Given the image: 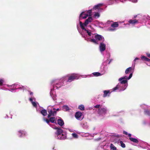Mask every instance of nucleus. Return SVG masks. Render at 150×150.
Returning a JSON list of instances; mask_svg holds the SVG:
<instances>
[{"label": "nucleus", "instance_id": "18", "mask_svg": "<svg viewBox=\"0 0 150 150\" xmlns=\"http://www.w3.org/2000/svg\"><path fill=\"white\" fill-rule=\"evenodd\" d=\"M55 138L57 139L64 140L66 138L67 136L66 134H64L63 133L62 134H59V135L55 136Z\"/></svg>", "mask_w": 150, "mask_h": 150}, {"label": "nucleus", "instance_id": "19", "mask_svg": "<svg viewBox=\"0 0 150 150\" xmlns=\"http://www.w3.org/2000/svg\"><path fill=\"white\" fill-rule=\"evenodd\" d=\"M76 118L78 120H81L83 118L82 113L80 112H77L75 115Z\"/></svg>", "mask_w": 150, "mask_h": 150}, {"label": "nucleus", "instance_id": "11", "mask_svg": "<svg viewBox=\"0 0 150 150\" xmlns=\"http://www.w3.org/2000/svg\"><path fill=\"white\" fill-rule=\"evenodd\" d=\"M139 21H141V20L137 19H130L128 21V23L124 24V25L126 26H129L130 25L134 26L136 24H137L139 23Z\"/></svg>", "mask_w": 150, "mask_h": 150}, {"label": "nucleus", "instance_id": "40", "mask_svg": "<svg viewBox=\"0 0 150 150\" xmlns=\"http://www.w3.org/2000/svg\"><path fill=\"white\" fill-rule=\"evenodd\" d=\"M100 105H97L94 106V107L96 108H100Z\"/></svg>", "mask_w": 150, "mask_h": 150}, {"label": "nucleus", "instance_id": "38", "mask_svg": "<svg viewBox=\"0 0 150 150\" xmlns=\"http://www.w3.org/2000/svg\"><path fill=\"white\" fill-rule=\"evenodd\" d=\"M139 59L138 58V57H136L135 59H134L133 60V64H134V65H135V62L137 60H139Z\"/></svg>", "mask_w": 150, "mask_h": 150}, {"label": "nucleus", "instance_id": "46", "mask_svg": "<svg viewBox=\"0 0 150 150\" xmlns=\"http://www.w3.org/2000/svg\"><path fill=\"white\" fill-rule=\"evenodd\" d=\"M59 108H58L57 109H56V112L57 111H59Z\"/></svg>", "mask_w": 150, "mask_h": 150}, {"label": "nucleus", "instance_id": "17", "mask_svg": "<svg viewBox=\"0 0 150 150\" xmlns=\"http://www.w3.org/2000/svg\"><path fill=\"white\" fill-rule=\"evenodd\" d=\"M37 106L36 108V110L37 111H40V113L43 116H46L47 114V111L45 109L41 110L42 108L40 107L39 108V109H38L37 108Z\"/></svg>", "mask_w": 150, "mask_h": 150}, {"label": "nucleus", "instance_id": "32", "mask_svg": "<svg viewBox=\"0 0 150 150\" xmlns=\"http://www.w3.org/2000/svg\"><path fill=\"white\" fill-rule=\"evenodd\" d=\"M93 74L95 76H100L101 74L98 72H94L93 73Z\"/></svg>", "mask_w": 150, "mask_h": 150}, {"label": "nucleus", "instance_id": "2", "mask_svg": "<svg viewBox=\"0 0 150 150\" xmlns=\"http://www.w3.org/2000/svg\"><path fill=\"white\" fill-rule=\"evenodd\" d=\"M132 73H131L129 77L125 76L120 78L118 79L119 83L115 87L113 88L112 91H115L118 90L119 91H124L128 86L127 81L132 77Z\"/></svg>", "mask_w": 150, "mask_h": 150}, {"label": "nucleus", "instance_id": "42", "mask_svg": "<svg viewBox=\"0 0 150 150\" xmlns=\"http://www.w3.org/2000/svg\"><path fill=\"white\" fill-rule=\"evenodd\" d=\"M123 133L124 134H125L126 135H128V134H129L127 132H126L125 131H123Z\"/></svg>", "mask_w": 150, "mask_h": 150}, {"label": "nucleus", "instance_id": "28", "mask_svg": "<svg viewBox=\"0 0 150 150\" xmlns=\"http://www.w3.org/2000/svg\"><path fill=\"white\" fill-rule=\"evenodd\" d=\"M134 68L132 67H129L126 69L125 71V73L126 74H128L129 72H130L131 70H133Z\"/></svg>", "mask_w": 150, "mask_h": 150}, {"label": "nucleus", "instance_id": "23", "mask_svg": "<svg viewBox=\"0 0 150 150\" xmlns=\"http://www.w3.org/2000/svg\"><path fill=\"white\" fill-rule=\"evenodd\" d=\"M57 124L61 126H62L64 124L63 120L61 118L57 120Z\"/></svg>", "mask_w": 150, "mask_h": 150}, {"label": "nucleus", "instance_id": "37", "mask_svg": "<svg viewBox=\"0 0 150 150\" xmlns=\"http://www.w3.org/2000/svg\"><path fill=\"white\" fill-rule=\"evenodd\" d=\"M82 134H83V135H82L83 136H84V137H88V136L89 135V134L88 133H82Z\"/></svg>", "mask_w": 150, "mask_h": 150}, {"label": "nucleus", "instance_id": "6", "mask_svg": "<svg viewBox=\"0 0 150 150\" xmlns=\"http://www.w3.org/2000/svg\"><path fill=\"white\" fill-rule=\"evenodd\" d=\"M81 76L78 74H68L64 77H63L64 83L67 85L75 80L79 79Z\"/></svg>", "mask_w": 150, "mask_h": 150}, {"label": "nucleus", "instance_id": "9", "mask_svg": "<svg viewBox=\"0 0 150 150\" xmlns=\"http://www.w3.org/2000/svg\"><path fill=\"white\" fill-rule=\"evenodd\" d=\"M29 94L30 95L29 100L30 101L33 107H36L38 103L37 102H35L36 99L33 96V93L31 91H28Z\"/></svg>", "mask_w": 150, "mask_h": 150}, {"label": "nucleus", "instance_id": "29", "mask_svg": "<svg viewBox=\"0 0 150 150\" xmlns=\"http://www.w3.org/2000/svg\"><path fill=\"white\" fill-rule=\"evenodd\" d=\"M71 135L73 138L74 139H77L78 137V135L75 133H73L71 134Z\"/></svg>", "mask_w": 150, "mask_h": 150}, {"label": "nucleus", "instance_id": "24", "mask_svg": "<svg viewBox=\"0 0 150 150\" xmlns=\"http://www.w3.org/2000/svg\"><path fill=\"white\" fill-rule=\"evenodd\" d=\"M63 110L65 111H68L70 110L69 108L67 105H63L62 107Z\"/></svg>", "mask_w": 150, "mask_h": 150}, {"label": "nucleus", "instance_id": "16", "mask_svg": "<svg viewBox=\"0 0 150 150\" xmlns=\"http://www.w3.org/2000/svg\"><path fill=\"white\" fill-rule=\"evenodd\" d=\"M106 45L103 42L100 43L99 45V50L101 53H102L106 49Z\"/></svg>", "mask_w": 150, "mask_h": 150}, {"label": "nucleus", "instance_id": "34", "mask_svg": "<svg viewBox=\"0 0 150 150\" xmlns=\"http://www.w3.org/2000/svg\"><path fill=\"white\" fill-rule=\"evenodd\" d=\"M144 113L146 115H148V116H150V111L148 110H145Z\"/></svg>", "mask_w": 150, "mask_h": 150}, {"label": "nucleus", "instance_id": "39", "mask_svg": "<svg viewBox=\"0 0 150 150\" xmlns=\"http://www.w3.org/2000/svg\"><path fill=\"white\" fill-rule=\"evenodd\" d=\"M146 57L144 56H142L141 57L142 59L144 61H146Z\"/></svg>", "mask_w": 150, "mask_h": 150}, {"label": "nucleus", "instance_id": "13", "mask_svg": "<svg viewBox=\"0 0 150 150\" xmlns=\"http://www.w3.org/2000/svg\"><path fill=\"white\" fill-rule=\"evenodd\" d=\"M119 26L118 23L117 22H114L111 25V26L108 28V30L111 31H115L116 29V28L117 27Z\"/></svg>", "mask_w": 150, "mask_h": 150}, {"label": "nucleus", "instance_id": "4", "mask_svg": "<svg viewBox=\"0 0 150 150\" xmlns=\"http://www.w3.org/2000/svg\"><path fill=\"white\" fill-rule=\"evenodd\" d=\"M110 54L109 53H107L104 56L103 62L100 67V70L104 73H105L108 70L107 65L109 64L112 61V60L110 59Z\"/></svg>", "mask_w": 150, "mask_h": 150}, {"label": "nucleus", "instance_id": "1", "mask_svg": "<svg viewBox=\"0 0 150 150\" xmlns=\"http://www.w3.org/2000/svg\"><path fill=\"white\" fill-rule=\"evenodd\" d=\"M93 20V19L91 17H89L86 20L84 23L80 21V26L82 30H78L82 36L85 38V40L94 44H98V41H104V39L102 36L96 33L95 30L91 25L87 26Z\"/></svg>", "mask_w": 150, "mask_h": 150}, {"label": "nucleus", "instance_id": "41", "mask_svg": "<svg viewBox=\"0 0 150 150\" xmlns=\"http://www.w3.org/2000/svg\"><path fill=\"white\" fill-rule=\"evenodd\" d=\"M129 1L134 3H136L137 2V0H129Z\"/></svg>", "mask_w": 150, "mask_h": 150}, {"label": "nucleus", "instance_id": "12", "mask_svg": "<svg viewBox=\"0 0 150 150\" xmlns=\"http://www.w3.org/2000/svg\"><path fill=\"white\" fill-rule=\"evenodd\" d=\"M17 135L21 138L27 135L26 132L24 130H19L17 132Z\"/></svg>", "mask_w": 150, "mask_h": 150}, {"label": "nucleus", "instance_id": "50", "mask_svg": "<svg viewBox=\"0 0 150 150\" xmlns=\"http://www.w3.org/2000/svg\"><path fill=\"white\" fill-rule=\"evenodd\" d=\"M115 1L116 2L117 1L116 0H115Z\"/></svg>", "mask_w": 150, "mask_h": 150}, {"label": "nucleus", "instance_id": "49", "mask_svg": "<svg viewBox=\"0 0 150 150\" xmlns=\"http://www.w3.org/2000/svg\"><path fill=\"white\" fill-rule=\"evenodd\" d=\"M78 133H79V134H80V133H78Z\"/></svg>", "mask_w": 150, "mask_h": 150}, {"label": "nucleus", "instance_id": "15", "mask_svg": "<svg viewBox=\"0 0 150 150\" xmlns=\"http://www.w3.org/2000/svg\"><path fill=\"white\" fill-rule=\"evenodd\" d=\"M43 119L44 121L46 122L49 125H50L49 123L50 122L52 123H57L56 120L54 117H50L49 120L48 119H45L44 117L43 118Z\"/></svg>", "mask_w": 150, "mask_h": 150}, {"label": "nucleus", "instance_id": "48", "mask_svg": "<svg viewBox=\"0 0 150 150\" xmlns=\"http://www.w3.org/2000/svg\"><path fill=\"white\" fill-rule=\"evenodd\" d=\"M6 117H8V115H6Z\"/></svg>", "mask_w": 150, "mask_h": 150}, {"label": "nucleus", "instance_id": "33", "mask_svg": "<svg viewBox=\"0 0 150 150\" xmlns=\"http://www.w3.org/2000/svg\"><path fill=\"white\" fill-rule=\"evenodd\" d=\"M120 144L122 147V148H124L125 147V145L124 143H123V142L122 141H120Z\"/></svg>", "mask_w": 150, "mask_h": 150}, {"label": "nucleus", "instance_id": "31", "mask_svg": "<svg viewBox=\"0 0 150 150\" xmlns=\"http://www.w3.org/2000/svg\"><path fill=\"white\" fill-rule=\"evenodd\" d=\"M110 148L111 150H116V148L115 146L112 144H111L110 145Z\"/></svg>", "mask_w": 150, "mask_h": 150}, {"label": "nucleus", "instance_id": "14", "mask_svg": "<svg viewBox=\"0 0 150 150\" xmlns=\"http://www.w3.org/2000/svg\"><path fill=\"white\" fill-rule=\"evenodd\" d=\"M52 128L56 130V131L55 132V136L59 135V134L63 133V130L60 127H58L55 126H52Z\"/></svg>", "mask_w": 150, "mask_h": 150}, {"label": "nucleus", "instance_id": "20", "mask_svg": "<svg viewBox=\"0 0 150 150\" xmlns=\"http://www.w3.org/2000/svg\"><path fill=\"white\" fill-rule=\"evenodd\" d=\"M103 5L102 4H99L97 5H95L93 8L94 10H97L99 12H101L103 9L100 8V7Z\"/></svg>", "mask_w": 150, "mask_h": 150}, {"label": "nucleus", "instance_id": "35", "mask_svg": "<svg viewBox=\"0 0 150 150\" xmlns=\"http://www.w3.org/2000/svg\"><path fill=\"white\" fill-rule=\"evenodd\" d=\"M114 3V0H110L109 1L108 4L109 5H112Z\"/></svg>", "mask_w": 150, "mask_h": 150}, {"label": "nucleus", "instance_id": "36", "mask_svg": "<svg viewBox=\"0 0 150 150\" xmlns=\"http://www.w3.org/2000/svg\"><path fill=\"white\" fill-rule=\"evenodd\" d=\"M4 80L2 79H0V86H2L3 85Z\"/></svg>", "mask_w": 150, "mask_h": 150}, {"label": "nucleus", "instance_id": "5", "mask_svg": "<svg viewBox=\"0 0 150 150\" xmlns=\"http://www.w3.org/2000/svg\"><path fill=\"white\" fill-rule=\"evenodd\" d=\"M4 86L8 87L9 88L8 90L12 92H15L16 90L18 89L24 91L27 88L26 86H22L18 83H15L11 85H5Z\"/></svg>", "mask_w": 150, "mask_h": 150}, {"label": "nucleus", "instance_id": "30", "mask_svg": "<svg viewBox=\"0 0 150 150\" xmlns=\"http://www.w3.org/2000/svg\"><path fill=\"white\" fill-rule=\"evenodd\" d=\"M78 108L82 110H84L85 108L84 106L83 105H79L78 107Z\"/></svg>", "mask_w": 150, "mask_h": 150}, {"label": "nucleus", "instance_id": "47", "mask_svg": "<svg viewBox=\"0 0 150 150\" xmlns=\"http://www.w3.org/2000/svg\"><path fill=\"white\" fill-rule=\"evenodd\" d=\"M136 17H137V16H134V18H136Z\"/></svg>", "mask_w": 150, "mask_h": 150}, {"label": "nucleus", "instance_id": "22", "mask_svg": "<svg viewBox=\"0 0 150 150\" xmlns=\"http://www.w3.org/2000/svg\"><path fill=\"white\" fill-rule=\"evenodd\" d=\"M128 136L129 137V139L132 141L134 142V143H138V141L137 139L135 138H133L131 137V134L130 133H129L128 134Z\"/></svg>", "mask_w": 150, "mask_h": 150}, {"label": "nucleus", "instance_id": "25", "mask_svg": "<svg viewBox=\"0 0 150 150\" xmlns=\"http://www.w3.org/2000/svg\"><path fill=\"white\" fill-rule=\"evenodd\" d=\"M82 127L83 128L87 129H88V125L87 123L85 122L82 124Z\"/></svg>", "mask_w": 150, "mask_h": 150}, {"label": "nucleus", "instance_id": "43", "mask_svg": "<svg viewBox=\"0 0 150 150\" xmlns=\"http://www.w3.org/2000/svg\"><path fill=\"white\" fill-rule=\"evenodd\" d=\"M146 54L147 55V57H149L150 58V54L149 53H146Z\"/></svg>", "mask_w": 150, "mask_h": 150}, {"label": "nucleus", "instance_id": "45", "mask_svg": "<svg viewBox=\"0 0 150 150\" xmlns=\"http://www.w3.org/2000/svg\"><path fill=\"white\" fill-rule=\"evenodd\" d=\"M121 2H125V1H126L127 0H119Z\"/></svg>", "mask_w": 150, "mask_h": 150}, {"label": "nucleus", "instance_id": "7", "mask_svg": "<svg viewBox=\"0 0 150 150\" xmlns=\"http://www.w3.org/2000/svg\"><path fill=\"white\" fill-rule=\"evenodd\" d=\"M92 11L91 10H89L88 11H86L82 12L80 15L79 16V19L81 20L82 19H85L87 18L88 16L89 17H91ZM93 19V18H92Z\"/></svg>", "mask_w": 150, "mask_h": 150}, {"label": "nucleus", "instance_id": "51", "mask_svg": "<svg viewBox=\"0 0 150 150\" xmlns=\"http://www.w3.org/2000/svg\"><path fill=\"white\" fill-rule=\"evenodd\" d=\"M149 20H150V19Z\"/></svg>", "mask_w": 150, "mask_h": 150}, {"label": "nucleus", "instance_id": "10", "mask_svg": "<svg viewBox=\"0 0 150 150\" xmlns=\"http://www.w3.org/2000/svg\"><path fill=\"white\" fill-rule=\"evenodd\" d=\"M108 111V109L106 107H103L100 108L98 109V113L100 116L104 117Z\"/></svg>", "mask_w": 150, "mask_h": 150}, {"label": "nucleus", "instance_id": "26", "mask_svg": "<svg viewBox=\"0 0 150 150\" xmlns=\"http://www.w3.org/2000/svg\"><path fill=\"white\" fill-rule=\"evenodd\" d=\"M100 16V13L98 12H95L93 15V17L95 19L98 18Z\"/></svg>", "mask_w": 150, "mask_h": 150}, {"label": "nucleus", "instance_id": "44", "mask_svg": "<svg viewBox=\"0 0 150 150\" xmlns=\"http://www.w3.org/2000/svg\"><path fill=\"white\" fill-rule=\"evenodd\" d=\"M147 62H149L150 61V59L147 58V57L146 58V61Z\"/></svg>", "mask_w": 150, "mask_h": 150}, {"label": "nucleus", "instance_id": "3", "mask_svg": "<svg viewBox=\"0 0 150 150\" xmlns=\"http://www.w3.org/2000/svg\"><path fill=\"white\" fill-rule=\"evenodd\" d=\"M63 78L61 79H54L51 82V84L52 85L53 88L51 89L50 92V95L52 99L54 100L56 96V93L54 90L57 89L62 86L66 85L64 83Z\"/></svg>", "mask_w": 150, "mask_h": 150}, {"label": "nucleus", "instance_id": "21", "mask_svg": "<svg viewBox=\"0 0 150 150\" xmlns=\"http://www.w3.org/2000/svg\"><path fill=\"white\" fill-rule=\"evenodd\" d=\"M112 92V91L111 92H110L109 90L104 91H103L104 94L103 95V97L104 98H105L107 96H109L111 93Z\"/></svg>", "mask_w": 150, "mask_h": 150}, {"label": "nucleus", "instance_id": "8", "mask_svg": "<svg viewBox=\"0 0 150 150\" xmlns=\"http://www.w3.org/2000/svg\"><path fill=\"white\" fill-rule=\"evenodd\" d=\"M47 111L49 113L48 115V118L51 116H54L56 113V109L54 107V106L49 105L47 107Z\"/></svg>", "mask_w": 150, "mask_h": 150}, {"label": "nucleus", "instance_id": "27", "mask_svg": "<svg viewBox=\"0 0 150 150\" xmlns=\"http://www.w3.org/2000/svg\"><path fill=\"white\" fill-rule=\"evenodd\" d=\"M141 17H142L141 18L144 20L150 19V16L148 15H144L142 16H141Z\"/></svg>", "mask_w": 150, "mask_h": 150}]
</instances>
